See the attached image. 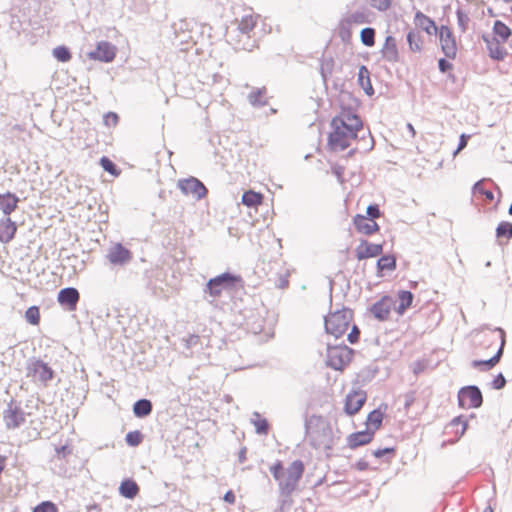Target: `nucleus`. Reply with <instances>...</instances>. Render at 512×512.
<instances>
[{"mask_svg": "<svg viewBox=\"0 0 512 512\" xmlns=\"http://www.w3.org/2000/svg\"><path fill=\"white\" fill-rule=\"evenodd\" d=\"M332 131L328 136V145L333 151H344L352 139L358 138L363 130L360 116L350 107H341L338 115L331 121Z\"/></svg>", "mask_w": 512, "mask_h": 512, "instance_id": "1", "label": "nucleus"}, {"mask_svg": "<svg viewBox=\"0 0 512 512\" xmlns=\"http://www.w3.org/2000/svg\"><path fill=\"white\" fill-rule=\"evenodd\" d=\"M302 460H294L287 469H284L282 461L277 460L271 467L270 472L278 482L279 506L277 511L285 512L292 504V493L295 491L299 480L304 473Z\"/></svg>", "mask_w": 512, "mask_h": 512, "instance_id": "2", "label": "nucleus"}, {"mask_svg": "<svg viewBox=\"0 0 512 512\" xmlns=\"http://www.w3.org/2000/svg\"><path fill=\"white\" fill-rule=\"evenodd\" d=\"M352 319V309L343 306L341 309L330 312L324 318L325 331L333 335L335 340H337L348 330Z\"/></svg>", "mask_w": 512, "mask_h": 512, "instance_id": "3", "label": "nucleus"}, {"mask_svg": "<svg viewBox=\"0 0 512 512\" xmlns=\"http://www.w3.org/2000/svg\"><path fill=\"white\" fill-rule=\"evenodd\" d=\"M242 282L243 280L240 275L224 272L220 275L210 278L206 283L203 291L205 294H209L215 299L220 297L224 290H232Z\"/></svg>", "mask_w": 512, "mask_h": 512, "instance_id": "4", "label": "nucleus"}, {"mask_svg": "<svg viewBox=\"0 0 512 512\" xmlns=\"http://www.w3.org/2000/svg\"><path fill=\"white\" fill-rule=\"evenodd\" d=\"M354 350L345 344H327V365L334 370H342L352 359Z\"/></svg>", "mask_w": 512, "mask_h": 512, "instance_id": "5", "label": "nucleus"}, {"mask_svg": "<svg viewBox=\"0 0 512 512\" xmlns=\"http://www.w3.org/2000/svg\"><path fill=\"white\" fill-rule=\"evenodd\" d=\"M310 444L315 449H322L329 452L334 446L333 431L329 423H321L316 429L309 433ZM329 456V453H327Z\"/></svg>", "mask_w": 512, "mask_h": 512, "instance_id": "6", "label": "nucleus"}, {"mask_svg": "<svg viewBox=\"0 0 512 512\" xmlns=\"http://www.w3.org/2000/svg\"><path fill=\"white\" fill-rule=\"evenodd\" d=\"M483 404V395L476 385H468L458 391V405L461 408H480Z\"/></svg>", "mask_w": 512, "mask_h": 512, "instance_id": "7", "label": "nucleus"}, {"mask_svg": "<svg viewBox=\"0 0 512 512\" xmlns=\"http://www.w3.org/2000/svg\"><path fill=\"white\" fill-rule=\"evenodd\" d=\"M27 376L37 377V379L46 384L54 377L53 369L44 361L37 358H31L27 362Z\"/></svg>", "mask_w": 512, "mask_h": 512, "instance_id": "8", "label": "nucleus"}, {"mask_svg": "<svg viewBox=\"0 0 512 512\" xmlns=\"http://www.w3.org/2000/svg\"><path fill=\"white\" fill-rule=\"evenodd\" d=\"M178 187L184 195H192L196 200L203 199L208 193L205 185L193 176L179 180Z\"/></svg>", "mask_w": 512, "mask_h": 512, "instance_id": "9", "label": "nucleus"}, {"mask_svg": "<svg viewBox=\"0 0 512 512\" xmlns=\"http://www.w3.org/2000/svg\"><path fill=\"white\" fill-rule=\"evenodd\" d=\"M3 420L7 429L19 428L26 421L25 412L11 400L3 412Z\"/></svg>", "mask_w": 512, "mask_h": 512, "instance_id": "10", "label": "nucleus"}, {"mask_svg": "<svg viewBox=\"0 0 512 512\" xmlns=\"http://www.w3.org/2000/svg\"><path fill=\"white\" fill-rule=\"evenodd\" d=\"M395 304L396 301L393 297L384 295L369 308V311L378 321H386L390 316L391 310L395 308Z\"/></svg>", "mask_w": 512, "mask_h": 512, "instance_id": "11", "label": "nucleus"}, {"mask_svg": "<svg viewBox=\"0 0 512 512\" xmlns=\"http://www.w3.org/2000/svg\"><path fill=\"white\" fill-rule=\"evenodd\" d=\"M439 40L444 55L449 59H454L457 54V45L453 32L448 26L442 25L440 27Z\"/></svg>", "mask_w": 512, "mask_h": 512, "instance_id": "12", "label": "nucleus"}, {"mask_svg": "<svg viewBox=\"0 0 512 512\" xmlns=\"http://www.w3.org/2000/svg\"><path fill=\"white\" fill-rule=\"evenodd\" d=\"M57 300L67 311H75L80 300V293L74 287H65L58 292Z\"/></svg>", "mask_w": 512, "mask_h": 512, "instance_id": "13", "label": "nucleus"}, {"mask_svg": "<svg viewBox=\"0 0 512 512\" xmlns=\"http://www.w3.org/2000/svg\"><path fill=\"white\" fill-rule=\"evenodd\" d=\"M90 59L98 60L101 62H111L116 56V48L108 41H100L96 49L88 54Z\"/></svg>", "mask_w": 512, "mask_h": 512, "instance_id": "14", "label": "nucleus"}, {"mask_svg": "<svg viewBox=\"0 0 512 512\" xmlns=\"http://www.w3.org/2000/svg\"><path fill=\"white\" fill-rule=\"evenodd\" d=\"M383 253V244L369 243L362 239L355 249L356 258L361 261L368 258L380 256Z\"/></svg>", "mask_w": 512, "mask_h": 512, "instance_id": "15", "label": "nucleus"}, {"mask_svg": "<svg viewBox=\"0 0 512 512\" xmlns=\"http://www.w3.org/2000/svg\"><path fill=\"white\" fill-rule=\"evenodd\" d=\"M228 37L235 50L252 51L257 46V42L251 34L234 33L232 31L228 33Z\"/></svg>", "mask_w": 512, "mask_h": 512, "instance_id": "16", "label": "nucleus"}, {"mask_svg": "<svg viewBox=\"0 0 512 512\" xmlns=\"http://www.w3.org/2000/svg\"><path fill=\"white\" fill-rule=\"evenodd\" d=\"M482 40L486 44L488 55L491 59L496 61H503L505 59L507 56V50L501 46V41H499L496 37L485 34L482 35Z\"/></svg>", "mask_w": 512, "mask_h": 512, "instance_id": "17", "label": "nucleus"}, {"mask_svg": "<svg viewBox=\"0 0 512 512\" xmlns=\"http://www.w3.org/2000/svg\"><path fill=\"white\" fill-rule=\"evenodd\" d=\"M364 391H353L346 396L344 410L348 415H355L366 402Z\"/></svg>", "mask_w": 512, "mask_h": 512, "instance_id": "18", "label": "nucleus"}, {"mask_svg": "<svg viewBox=\"0 0 512 512\" xmlns=\"http://www.w3.org/2000/svg\"><path fill=\"white\" fill-rule=\"evenodd\" d=\"M382 58L391 64L397 63L400 60V55L397 47V41L395 37L388 35L385 38V42L380 50Z\"/></svg>", "mask_w": 512, "mask_h": 512, "instance_id": "19", "label": "nucleus"}, {"mask_svg": "<svg viewBox=\"0 0 512 512\" xmlns=\"http://www.w3.org/2000/svg\"><path fill=\"white\" fill-rule=\"evenodd\" d=\"M107 258L113 265H124L132 259V253L121 243H117L109 250Z\"/></svg>", "mask_w": 512, "mask_h": 512, "instance_id": "20", "label": "nucleus"}, {"mask_svg": "<svg viewBox=\"0 0 512 512\" xmlns=\"http://www.w3.org/2000/svg\"><path fill=\"white\" fill-rule=\"evenodd\" d=\"M499 331L502 333V341H501V345H500L499 349L497 350L496 354L487 360H473L471 362V366L473 368H480L482 371H488V370L492 369L500 361V359L503 355L505 339H504V331L502 329H499Z\"/></svg>", "mask_w": 512, "mask_h": 512, "instance_id": "21", "label": "nucleus"}, {"mask_svg": "<svg viewBox=\"0 0 512 512\" xmlns=\"http://www.w3.org/2000/svg\"><path fill=\"white\" fill-rule=\"evenodd\" d=\"M374 436V430L366 429L350 434L347 438V445L351 449L370 443Z\"/></svg>", "mask_w": 512, "mask_h": 512, "instance_id": "22", "label": "nucleus"}, {"mask_svg": "<svg viewBox=\"0 0 512 512\" xmlns=\"http://www.w3.org/2000/svg\"><path fill=\"white\" fill-rule=\"evenodd\" d=\"M353 224L359 233L365 235H372L380 229L379 225L375 221L368 220L364 215L361 214L354 216Z\"/></svg>", "mask_w": 512, "mask_h": 512, "instance_id": "23", "label": "nucleus"}, {"mask_svg": "<svg viewBox=\"0 0 512 512\" xmlns=\"http://www.w3.org/2000/svg\"><path fill=\"white\" fill-rule=\"evenodd\" d=\"M17 226L9 217L0 220V242L9 243L15 236Z\"/></svg>", "mask_w": 512, "mask_h": 512, "instance_id": "24", "label": "nucleus"}, {"mask_svg": "<svg viewBox=\"0 0 512 512\" xmlns=\"http://www.w3.org/2000/svg\"><path fill=\"white\" fill-rule=\"evenodd\" d=\"M19 198L11 192L0 194V210L5 216H9L16 208Z\"/></svg>", "mask_w": 512, "mask_h": 512, "instance_id": "25", "label": "nucleus"}, {"mask_svg": "<svg viewBox=\"0 0 512 512\" xmlns=\"http://www.w3.org/2000/svg\"><path fill=\"white\" fill-rule=\"evenodd\" d=\"M139 490L138 484L132 479L123 480L119 486V494L126 499H134Z\"/></svg>", "mask_w": 512, "mask_h": 512, "instance_id": "26", "label": "nucleus"}, {"mask_svg": "<svg viewBox=\"0 0 512 512\" xmlns=\"http://www.w3.org/2000/svg\"><path fill=\"white\" fill-rule=\"evenodd\" d=\"M358 83L362 87L366 95L372 96L374 94V88L370 80V72L365 65H362L359 68Z\"/></svg>", "mask_w": 512, "mask_h": 512, "instance_id": "27", "label": "nucleus"}, {"mask_svg": "<svg viewBox=\"0 0 512 512\" xmlns=\"http://www.w3.org/2000/svg\"><path fill=\"white\" fill-rule=\"evenodd\" d=\"M153 410L152 402L149 399H139L133 404V413L137 418H145Z\"/></svg>", "mask_w": 512, "mask_h": 512, "instance_id": "28", "label": "nucleus"}, {"mask_svg": "<svg viewBox=\"0 0 512 512\" xmlns=\"http://www.w3.org/2000/svg\"><path fill=\"white\" fill-rule=\"evenodd\" d=\"M495 235L500 245L503 244V240L507 243L512 239V223L501 221L496 227Z\"/></svg>", "mask_w": 512, "mask_h": 512, "instance_id": "29", "label": "nucleus"}, {"mask_svg": "<svg viewBox=\"0 0 512 512\" xmlns=\"http://www.w3.org/2000/svg\"><path fill=\"white\" fill-rule=\"evenodd\" d=\"M267 90L265 87L257 88L248 94L249 103L254 107H263L267 105Z\"/></svg>", "mask_w": 512, "mask_h": 512, "instance_id": "30", "label": "nucleus"}, {"mask_svg": "<svg viewBox=\"0 0 512 512\" xmlns=\"http://www.w3.org/2000/svg\"><path fill=\"white\" fill-rule=\"evenodd\" d=\"M257 24V19L253 15H245L241 18L234 33L251 34Z\"/></svg>", "mask_w": 512, "mask_h": 512, "instance_id": "31", "label": "nucleus"}, {"mask_svg": "<svg viewBox=\"0 0 512 512\" xmlns=\"http://www.w3.org/2000/svg\"><path fill=\"white\" fill-rule=\"evenodd\" d=\"M398 299H399V305L395 307L394 309L397 311L398 314H403L406 309H408L414 299V295L411 291L408 290H401L398 292Z\"/></svg>", "mask_w": 512, "mask_h": 512, "instance_id": "32", "label": "nucleus"}, {"mask_svg": "<svg viewBox=\"0 0 512 512\" xmlns=\"http://www.w3.org/2000/svg\"><path fill=\"white\" fill-rule=\"evenodd\" d=\"M335 66V61L332 56H322L320 59V74L324 83L332 75Z\"/></svg>", "mask_w": 512, "mask_h": 512, "instance_id": "33", "label": "nucleus"}, {"mask_svg": "<svg viewBox=\"0 0 512 512\" xmlns=\"http://www.w3.org/2000/svg\"><path fill=\"white\" fill-rule=\"evenodd\" d=\"M378 273L384 270L393 271L397 267L396 257L392 254L382 255L376 263Z\"/></svg>", "mask_w": 512, "mask_h": 512, "instance_id": "34", "label": "nucleus"}, {"mask_svg": "<svg viewBox=\"0 0 512 512\" xmlns=\"http://www.w3.org/2000/svg\"><path fill=\"white\" fill-rule=\"evenodd\" d=\"M493 33L495 36L500 38L499 41L505 43L511 36L512 31L504 22L496 20L493 25Z\"/></svg>", "mask_w": 512, "mask_h": 512, "instance_id": "35", "label": "nucleus"}, {"mask_svg": "<svg viewBox=\"0 0 512 512\" xmlns=\"http://www.w3.org/2000/svg\"><path fill=\"white\" fill-rule=\"evenodd\" d=\"M351 29H352V25L345 18L342 19L338 24L337 34H338L339 38L341 39V41L345 44H347L351 41V38H352Z\"/></svg>", "mask_w": 512, "mask_h": 512, "instance_id": "36", "label": "nucleus"}, {"mask_svg": "<svg viewBox=\"0 0 512 512\" xmlns=\"http://www.w3.org/2000/svg\"><path fill=\"white\" fill-rule=\"evenodd\" d=\"M263 196L261 193L248 190L242 195V203L247 207H254L262 202Z\"/></svg>", "mask_w": 512, "mask_h": 512, "instance_id": "37", "label": "nucleus"}, {"mask_svg": "<svg viewBox=\"0 0 512 512\" xmlns=\"http://www.w3.org/2000/svg\"><path fill=\"white\" fill-rule=\"evenodd\" d=\"M457 26L461 33H466L469 28L470 17L461 7L456 9Z\"/></svg>", "mask_w": 512, "mask_h": 512, "instance_id": "38", "label": "nucleus"}, {"mask_svg": "<svg viewBox=\"0 0 512 512\" xmlns=\"http://www.w3.org/2000/svg\"><path fill=\"white\" fill-rule=\"evenodd\" d=\"M407 42L412 52H419L422 48V39L419 32L409 31L407 33Z\"/></svg>", "mask_w": 512, "mask_h": 512, "instance_id": "39", "label": "nucleus"}, {"mask_svg": "<svg viewBox=\"0 0 512 512\" xmlns=\"http://www.w3.org/2000/svg\"><path fill=\"white\" fill-rule=\"evenodd\" d=\"M361 43L366 47L375 45V29L372 27H365L360 32Z\"/></svg>", "mask_w": 512, "mask_h": 512, "instance_id": "40", "label": "nucleus"}, {"mask_svg": "<svg viewBox=\"0 0 512 512\" xmlns=\"http://www.w3.org/2000/svg\"><path fill=\"white\" fill-rule=\"evenodd\" d=\"M383 416L384 413L380 410V408L374 409L367 416V424L372 425L374 428L373 430L375 431L381 426Z\"/></svg>", "mask_w": 512, "mask_h": 512, "instance_id": "41", "label": "nucleus"}, {"mask_svg": "<svg viewBox=\"0 0 512 512\" xmlns=\"http://www.w3.org/2000/svg\"><path fill=\"white\" fill-rule=\"evenodd\" d=\"M52 54L59 62L63 63L68 62L72 58V54L66 46H57L53 49Z\"/></svg>", "mask_w": 512, "mask_h": 512, "instance_id": "42", "label": "nucleus"}, {"mask_svg": "<svg viewBox=\"0 0 512 512\" xmlns=\"http://www.w3.org/2000/svg\"><path fill=\"white\" fill-rule=\"evenodd\" d=\"M100 165L104 169V171L108 172L109 174H111L113 176H118L120 173L117 165L106 156H102L100 158Z\"/></svg>", "mask_w": 512, "mask_h": 512, "instance_id": "43", "label": "nucleus"}, {"mask_svg": "<svg viewBox=\"0 0 512 512\" xmlns=\"http://www.w3.org/2000/svg\"><path fill=\"white\" fill-rule=\"evenodd\" d=\"M25 319L32 325H38L40 322V311L38 306H31L25 312Z\"/></svg>", "mask_w": 512, "mask_h": 512, "instance_id": "44", "label": "nucleus"}, {"mask_svg": "<svg viewBox=\"0 0 512 512\" xmlns=\"http://www.w3.org/2000/svg\"><path fill=\"white\" fill-rule=\"evenodd\" d=\"M345 19H347L351 25H360L369 22L368 14L365 11H355Z\"/></svg>", "mask_w": 512, "mask_h": 512, "instance_id": "45", "label": "nucleus"}, {"mask_svg": "<svg viewBox=\"0 0 512 512\" xmlns=\"http://www.w3.org/2000/svg\"><path fill=\"white\" fill-rule=\"evenodd\" d=\"M125 441L129 446L136 447L143 441V434L138 430L130 431L126 434Z\"/></svg>", "mask_w": 512, "mask_h": 512, "instance_id": "46", "label": "nucleus"}, {"mask_svg": "<svg viewBox=\"0 0 512 512\" xmlns=\"http://www.w3.org/2000/svg\"><path fill=\"white\" fill-rule=\"evenodd\" d=\"M359 145H360L359 149H361L364 152H368V151H371L373 149V147H374V139H373L370 131H367V136L365 134H363L360 137Z\"/></svg>", "mask_w": 512, "mask_h": 512, "instance_id": "47", "label": "nucleus"}, {"mask_svg": "<svg viewBox=\"0 0 512 512\" xmlns=\"http://www.w3.org/2000/svg\"><path fill=\"white\" fill-rule=\"evenodd\" d=\"M246 326L253 334H259L263 330L264 320L261 317H257V319L251 323L250 320L247 319Z\"/></svg>", "mask_w": 512, "mask_h": 512, "instance_id": "48", "label": "nucleus"}, {"mask_svg": "<svg viewBox=\"0 0 512 512\" xmlns=\"http://www.w3.org/2000/svg\"><path fill=\"white\" fill-rule=\"evenodd\" d=\"M473 192L483 195L489 201H492L494 199L493 192L491 190L485 189L481 180L477 181L473 185Z\"/></svg>", "mask_w": 512, "mask_h": 512, "instance_id": "49", "label": "nucleus"}, {"mask_svg": "<svg viewBox=\"0 0 512 512\" xmlns=\"http://www.w3.org/2000/svg\"><path fill=\"white\" fill-rule=\"evenodd\" d=\"M257 434L266 435L269 432V423L266 419H257L253 421Z\"/></svg>", "mask_w": 512, "mask_h": 512, "instance_id": "50", "label": "nucleus"}, {"mask_svg": "<svg viewBox=\"0 0 512 512\" xmlns=\"http://www.w3.org/2000/svg\"><path fill=\"white\" fill-rule=\"evenodd\" d=\"M33 512H58L56 505L51 501H44L37 505Z\"/></svg>", "mask_w": 512, "mask_h": 512, "instance_id": "51", "label": "nucleus"}, {"mask_svg": "<svg viewBox=\"0 0 512 512\" xmlns=\"http://www.w3.org/2000/svg\"><path fill=\"white\" fill-rule=\"evenodd\" d=\"M381 215L380 208L377 204H370L368 205L366 209V218L368 220H375L376 218H379Z\"/></svg>", "mask_w": 512, "mask_h": 512, "instance_id": "52", "label": "nucleus"}, {"mask_svg": "<svg viewBox=\"0 0 512 512\" xmlns=\"http://www.w3.org/2000/svg\"><path fill=\"white\" fill-rule=\"evenodd\" d=\"M119 120L118 115L115 112H107L103 116V122L107 127H114L117 125Z\"/></svg>", "mask_w": 512, "mask_h": 512, "instance_id": "53", "label": "nucleus"}, {"mask_svg": "<svg viewBox=\"0 0 512 512\" xmlns=\"http://www.w3.org/2000/svg\"><path fill=\"white\" fill-rule=\"evenodd\" d=\"M370 5L378 11H386L391 6V0H370Z\"/></svg>", "mask_w": 512, "mask_h": 512, "instance_id": "54", "label": "nucleus"}, {"mask_svg": "<svg viewBox=\"0 0 512 512\" xmlns=\"http://www.w3.org/2000/svg\"><path fill=\"white\" fill-rule=\"evenodd\" d=\"M506 385V378L502 373H498L491 382V387L495 390H500Z\"/></svg>", "mask_w": 512, "mask_h": 512, "instance_id": "55", "label": "nucleus"}, {"mask_svg": "<svg viewBox=\"0 0 512 512\" xmlns=\"http://www.w3.org/2000/svg\"><path fill=\"white\" fill-rule=\"evenodd\" d=\"M359 338H360V329L358 328L357 325L354 324L351 327V331L349 332V334L347 336V340L349 341V343L355 344L359 341Z\"/></svg>", "mask_w": 512, "mask_h": 512, "instance_id": "56", "label": "nucleus"}, {"mask_svg": "<svg viewBox=\"0 0 512 512\" xmlns=\"http://www.w3.org/2000/svg\"><path fill=\"white\" fill-rule=\"evenodd\" d=\"M395 453V448L393 447H386V448H382V449H376V450H373L371 452V454L376 457V458H381L383 457L384 455H387V454H391V455H394Z\"/></svg>", "mask_w": 512, "mask_h": 512, "instance_id": "57", "label": "nucleus"}, {"mask_svg": "<svg viewBox=\"0 0 512 512\" xmlns=\"http://www.w3.org/2000/svg\"><path fill=\"white\" fill-rule=\"evenodd\" d=\"M419 17H421V18L423 19V21L421 22V24H422V25H424V22H425V25H426V26L424 27V29H425L427 32H429V28H430V27H433L435 30H437V27H436V25H435V22H434L432 19H430L429 17L425 16V15H424V14H422L421 12H418V13L416 14V18H419Z\"/></svg>", "mask_w": 512, "mask_h": 512, "instance_id": "58", "label": "nucleus"}, {"mask_svg": "<svg viewBox=\"0 0 512 512\" xmlns=\"http://www.w3.org/2000/svg\"><path fill=\"white\" fill-rule=\"evenodd\" d=\"M200 341V337L196 334H191L187 338L184 339L185 347L187 349H190L194 346H196Z\"/></svg>", "mask_w": 512, "mask_h": 512, "instance_id": "59", "label": "nucleus"}, {"mask_svg": "<svg viewBox=\"0 0 512 512\" xmlns=\"http://www.w3.org/2000/svg\"><path fill=\"white\" fill-rule=\"evenodd\" d=\"M452 67H453V65H452V63L448 59L440 58L438 60V68H439L440 72L445 73L448 70H451Z\"/></svg>", "mask_w": 512, "mask_h": 512, "instance_id": "60", "label": "nucleus"}, {"mask_svg": "<svg viewBox=\"0 0 512 512\" xmlns=\"http://www.w3.org/2000/svg\"><path fill=\"white\" fill-rule=\"evenodd\" d=\"M55 451H56V455L59 458H63V459L72 453V449L68 445L56 447Z\"/></svg>", "mask_w": 512, "mask_h": 512, "instance_id": "61", "label": "nucleus"}, {"mask_svg": "<svg viewBox=\"0 0 512 512\" xmlns=\"http://www.w3.org/2000/svg\"><path fill=\"white\" fill-rule=\"evenodd\" d=\"M469 138H470V135H467L464 133L460 135L457 149L453 153L454 155H456L458 152H460L467 146Z\"/></svg>", "mask_w": 512, "mask_h": 512, "instance_id": "62", "label": "nucleus"}, {"mask_svg": "<svg viewBox=\"0 0 512 512\" xmlns=\"http://www.w3.org/2000/svg\"><path fill=\"white\" fill-rule=\"evenodd\" d=\"M458 424H461L462 425V429H461V435L464 434V432L466 431L467 429V426H468V423H467V420L463 419L462 416H457L455 418H453L450 422V425L452 426H456Z\"/></svg>", "mask_w": 512, "mask_h": 512, "instance_id": "63", "label": "nucleus"}, {"mask_svg": "<svg viewBox=\"0 0 512 512\" xmlns=\"http://www.w3.org/2000/svg\"><path fill=\"white\" fill-rule=\"evenodd\" d=\"M369 467V464L364 459H360L355 463V468L359 471H365Z\"/></svg>", "mask_w": 512, "mask_h": 512, "instance_id": "64", "label": "nucleus"}]
</instances>
